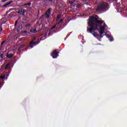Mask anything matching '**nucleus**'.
Instances as JSON below:
<instances>
[{
	"label": "nucleus",
	"instance_id": "obj_1",
	"mask_svg": "<svg viewBox=\"0 0 127 127\" xmlns=\"http://www.w3.org/2000/svg\"><path fill=\"white\" fill-rule=\"evenodd\" d=\"M97 19H98V16L90 17L88 23L89 26H90V28H87V31L92 33L95 38L98 39L99 36H100L99 34L97 32L93 33V31L98 30L101 27L103 21L102 20L98 21Z\"/></svg>",
	"mask_w": 127,
	"mask_h": 127
},
{
	"label": "nucleus",
	"instance_id": "obj_2",
	"mask_svg": "<svg viewBox=\"0 0 127 127\" xmlns=\"http://www.w3.org/2000/svg\"><path fill=\"white\" fill-rule=\"evenodd\" d=\"M106 28L107 25H106V24H104V26L100 28V30L99 31L100 38H103V36L102 35V34H104V32H105V29Z\"/></svg>",
	"mask_w": 127,
	"mask_h": 127
},
{
	"label": "nucleus",
	"instance_id": "obj_3",
	"mask_svg": "<svg viewBox=\"0 0 127 127\" xmlns=\"http://www.w3.org/2000/svg\"><path fill=\"white\" fill-rule=\"evenodd\" d=\"M107 6V3L106 2L103 3L99 5L98 7L97 8V10H102L103 8H105Z\"/></svg>",
	"mask_w": 127,
	"mask_h": 127
},
{
	"label": "nucleus",
	"instance_id": "obj_4",
	"mask_svg": "<svg viewBox=\"0 0 127 127\" xmlns=\"http://www.w3.org/2000/svg\"><path fill=\"white\" fill-rule=\"evenodd\" d=\"M58 54H59V53L57 52V50H55L51 53V56L54 59H55L59 56Z\"/></svg>",
	"mask_w": 127,
	"mask_h": 127
},
{
	"label": "nucleus",
	"instance_id": "obj_5",
	"mask_svg": "<svg viewBox=\"0 0 127 127\" xmlns=\"http://www.w3.org/2000/svg\"><path fill=\"white\" fill-rule=\"evenodd\" d=\"M36 44H38V42H30L29 46L31 48H33V46L34 45H36Z\"/></svg>",
	"mask_w": 127,
	"mask_h": 127
},
{
	"label": "nucleus",
	"instance_id": "obj_6",
	"mask_svg": "<svg viewBox=\"0 0 127 127\" xmlns=\"http://www.w3.org/2000/svg\"><path fill=\"white\" fill-rule=\"evenodd\" d=\"M13 51L8 52L7 54V57L8 58H11L13 56V54L12 53Z\"/></svg>",
	"mask_w": 127,
	"mask_h": 127
},
{
	"label": "nucleus",
	"instance_id": "obj_7",
	"mask_svg": "<svg viewBox=\"0 0 127 127\" xmlns=\"http://www.w3.org/2000/svg\"><path fill=\"white\" fill-rule=\"evenodd\" d=\"M10 67H12V63H9L6 64V66L5 67V70H7V69L10 68Z\"/></svg>",
	"mask_w": 127,
	"mask_h": 127
},
{
	"label": "nucleus",
	"instance_id": "obj_8",
	"mask_svg": "<svg viewBox=\"0 0 127 127\" xmlns=\"http://www.w3.org/2000/svg\"><path fill=\"white\" fill-rule=\"evenodd\" d=\"M49 14H50V9H48L46 12V13L45 14V17H46V18H48V17H49Z\"/></svg>",
	"mask_w": 127,
	"mask_h": 127
},
{
	"label": "nucleus",
	"instance_id": "obj_9",
	"mask_svg": "<svg viewBox=\"0 0 127 127\" xmlns=\"http://www.w3.org/2000/svg\"><path fill=\"white\" fill-rule=\"evenodd\" d=\"M24 12H25V9H21L18 11V13H20V14H24Z\"/></svg>",
	"mask_w": 127,
	"mask_h": 127
},
{
	"label": "nucleus",
	"instance_id": "obj_10",
	"mask_svg": "<svg viewBox=\"0 0 127 127\" xmlns=\"http://www.w3.org/2000/svg\"><path fill=\"white\" fill-rule=\"evenodd\" d=\"M11 3V2L9 1L6 3L5 4L3 5L2 7H8V5Z\"/></svg>",
	"mask_w": 127,
	"mask_h": 127
},
{
	"label": "nucleus",
	"instance_id": "obj_11",
	"mask_svg": "<svg viewBox=\"0 0 127 127\" xmlns=\"http://www.w3.org/2000/svg\"><path fill=\"white\" fill-rule=\"evenodd\" d=\"M30 32L32 33H35V32H37V31L36 30V29H32L30 30Z\"/></svg>",
	"mask_w": 127,
	"mask_h": 127
},
{
	"label": "nucleus",
	"instance_id": "obj_12",
	"mask_svg": "<svg viewBox=\"0 0 127 127\" xmlns=\"http://www.w3.org/2000/svg\"><path fill=\"white\" fill-rule=\"evenodd\" d=\"M55 27H56V25L54 26L53 27L51 28V30L49 31V35H50V33H51V30H52L53 28H55Z\"/></svg>",
	"mask_w": 127,
	"mask_h": 127
},
{
	"label": "nucleus",
	"instance_id": "obj_13",
	"mask_svg": "<svg viewBox=\"0 0 127 127\" xmlns=\"http://www.w3.org/2000/svg\"><path fill=\"white\" fill-rule=\"evenodd\" d=\"M5 44H6V43H5V41L2 42L1 43V46H4V45H5Z\"/></svg>",
	"mask_w": 127,
	"mask_h": 127
},
{
	"label": "nucleus",
	"instance_id": "obj_14",
	"mask_svg": "<svg viewBox=\"0 0 127 127\" xmlns=\"http://www.w3.org/2000/svg\"><path fill=\"white\" fill-rule=\"evenodd\" d=\"M61 17V15H58L57 16V21H58V20H59V19H60V17Z\"/></svg>",
	"mask_w": 127,
	"mask_h": 127
},
{
	"label": "nucleus",
	"instance_id": "obj_15",
	"mask_svg": "<svg viewBox=\"0 0 127 127\" xmlns=\"http://www.w3.org/2000/svg\"><path fill=\"white\" fill-rule=\"evenodd\" d=\"M106 37H108V38H110V37H111V35H106Z\"/></svg>",
	"mask_w": 127,
	"mask_h": 127
},
{
	"label": "nucleus",
	"instance_id": "obj_16",
	"mask_svg": "<svg viewBox=\"0 0 127 127\" xmlns=\"http://www.w3.org/2000/svg\"><path fill=\"white\" fill-rule=\"evenodd\" d=\"M0 78H1V79H4V76H3V75H1V76H0Z\"/></svg>",
	"mask_w": 127,
	"mask_h": 127
},
{
	"label": "nucleus",
	"instance_id": "obj_17",
	"mask_svg": "<svg viewBox=\"0 0 127 127\" xmlns=\"http://www.w3.org/2000/svg\"><path fill=\"white\" fill-rule=\"evenodd\" d=\"M64 19H62L60 21V23H61V22H63Z\"/></svg>",
	"mask_w": 127,
	"mask_h": 127
},
{
	"label": "nucleus",
	"instance_id": "obj_18",
	"mask_svg": "<svg viewBox=\"0 0 127 127\" xmlns=\"http://www.w3.org/2000/svg\"><path fill=\"white\" fill-rule=\"evenodd\" d=\"M7 0H2V2H5Z\"/></svg>",
	"mask_w": 127,
	"mask_h": 127
},
{
	"label": "nucleus",
	"instance_id": "obj_19",
	"mask_svg": "<svg viewBox=\"0 0 127 127\" xmlns=\"http://www.w3.org/2000/svg\"><path fill=\"white\" fill-rule=\"evenodd\" d=\"M25 5H30V3H29L28 4H25Z\"/></svg>",
	"mask_w": 127,
	"mask_h": 127
},
{
	"label": "nucleus",
	"instance_id": "obj_20",
	"mask_svg": "<svg viewBox=\"0 0 127 127\" xmlns=\"http://www.w3.org/2000/svg\"><path fill=\"white\" fill-rule=\"evenodd\" d=\"M110 41L112 42V41H114V39H112L110 40Z\"/></svg>",
	"mask_w": 127,
	"mask_h": 127
},
{
	"label": "nucleus",
	"instance_id": "obj_21",
	"mask_svg": "<svg viewBox=\"0 0 127 127\" xmlns=\"http://www.w3.org/2000/svg\"><path fill=\"white\" fill-rule=\"evenodd\" d=\"M17 23V21H16V22L15 23V25H16Z\"/></svg>",
	"mask_w": 127,
	"mask_h": 127
},
{
	"label": "nucleus",
	"instance_id": "obj_22",
	"mask_svg": "<svg viewBox=\"0 0 127 127\" xmlns=\"http://www.w3.org/2000/svg\"><path fill=\"white\" fill-rule=\"evenodd\" d=\"M113 0V1H117V0Z\"/></svg>",
	"mask_w": 127,
	"mask_h": 127
},
{
	"label": "nucleus",
	"instance_id": "obj_23",
	"mask_svg": "<svg viewBox=\"0 0 127 127\" xmlns=\"http://www.w3.org/2000/svg\"><path fill=\"white\" fill-rule=\"evenodd\" d=\"M30 25H26V26H30Z\"/></svg>",
	"mask_w": 127,
	"mask_h": 127
},
{
	"label": "nucleus",
	"instance_id": "obj_24",
	"mask_svg": "<svg viewBox=\"0 0 127 127\" xmlns=\"http://www.w3.org/2000/svg\"><path fill=\"white\" fill-rule=\"evenodd\" d=\"M35 39V38H34L33 40H34Z\"/></svg>",
	"mask_w": 127,
	"mask_h": 127
},
{
	"label": "nucleus",
	"instance_id": "obj_25",
	"mask_svg": "<svg viewBox=\"0 0 127 127\" xmlns=\"http://www.w3.org/2000/svg\"><path fill=\"white\" fill-rule=\"evenodd\" d=\"M51 1L52 0H50Z\"/></svg>",
	"mask_w": 127,
	"mask_h": 127
}]
</instances>
